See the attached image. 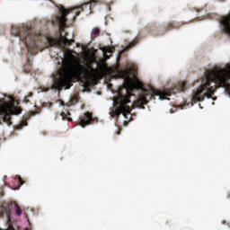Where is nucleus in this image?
<instances>
[{
    "instance_id": "obj_1",
    "label": "nucleus",
    "mask_w": 230,
    "mask_h": 230,
    "mask_svg": "<svg viewBox=\"0 0 230 230\" xmlns=\"http://www.w3.org/2000/svg\"><path fill=\"white\" fill-rule=\"evenodd\" d=\"M121 74L125 78L124 86L118 92L117 103H119V106L111 111V118H116L120 116V114L127 117V114H130L132 109H135V107H138V109H145V105L148 103V100H152L154 96H159L160 99L164 100L166 96L175 94V88L164 91L152 90L151 93L145 91L143 95H140L137 100L131 104V106H128V103H131L130 97L134 96L132 93H134L136 89H142L143 83L136 77V75H133V78L135 80L132 79V77H130V70L128 68L122 70Z\"/></svg>"
},
{
    "instance_id": "obj_2",
    "label": "nucleus",
    "mask_w": 230,
    "mask_h": 230,
    "mask_svg": "<svg viewBox=\"0 0 230 230\" xmlns=\"http://www.w3.org/2000/svg\"><path fill=\"white\" fill-rule=\"evenodd\" d=\"M230 65L224 68L216 66L206 69L203 76L194 82V85L199 84L197 91H193V102H204V98H211L218 87H224L226 94L230 97Z\"/></svg>"
},
{
    "instance_id": "obj_3",
    "label": "nucleus",
    "mask_w": 230,
    "mask_h": 230,
    "mask_svg": "<svg viewBox=\"0 0 230 230\" xmlns=\"http://www.w3.org/2000/svg\"><path fill=\"white\" fill-rule=\"evenodd\" d=\"M62 69L59 72V75L54 80L53 87L58 91L62 89H71L73 86V76L75 78H82V75L87 71V68L84 65L80 64V61L71 50L67 51L64 55Z\"/></svg>"
},
{
    "instance_id": "obj_4",
    "label": "nucleus",
    "mask_w": 230,
    "mask_h": 230,
    "mask_svg": "<svg viewBox=\"0 0 230 230\" xmlns=\"http://www.w3.org/2000/svg\"><path fill=\"white\" fill-rule=\"evenodd\" d=\"M11 33L14 37H19L31 55L39 53V49H40L42 44V36L40 33L33 32L31 28L24 25L22 27L12 26Z\"/></svg>"
},
{
    "instance_id": "obj_5",
    "label": "nucleus",
    "mask_w": 230,
    "mask_h": 230,
    "mask_svg": "<svg viewBox=\"0 0 230 230\" xmlns=\"http://www.w3.org/2000/svg\"><path fill=\"white\" fill-rule=\"evenodd\" d=\"M91 2H87L83 4L80 6H75L74 8L66 9L64 8V5H61L59 8V12L61 13L60 17H58L57 20L59 24V31L61 30H64L66 28V24L67 22V15L72 14L71 21L75 22L76 17L82 13V12H84V10H89V13H93V4H100V1L98 0H90Z\"/></svg>"
},
{
    "instance_id": "obj_6",
    "label": "nucleus",
    "mask_w": 230,
    "mask_h": 230,
    "mask_svg": "<svg viewBox=\"0 0 230 230\" xmlns=\"http://www.w3.org/2000/svg\"><path fill=\"white\" fill-rule=\"evenodd\" d=\"M8 102L4 99H0V116H3L4 123L10 126L12 125L11 116H19L22 112V108L19 107V102H17L13 97L8 96Z\"/></svg>"
},
{
    "instance_id": "obj_7",
    "label": "nucleus",
    "mask_w": 230,
    "mask_h": 230,
    "mask_svg": "<svg viewBox=\"0 0 230 230\" xmlns=\"http://www.w3.org/2000/svg\"><path fill=\"white\" fill-rule=\"evenodd\" d=\"M182 26V23L179 22H172L165 24L163 28H160L158 31V35H164V33H168L170 30H179L180 27Z\"/></svg>"
},
{
    "instance_id": "obj_8",
    "label": "nucleus",
    "mask_w": 230,
    "mask_h": 230,
    "mask_svg": "<svg viewBox=\"0 0 230 230\" xmlns=\"http://www.w3.org/2000/svg\"><path fill=\"white\" fill-rule=\"evenodd\" d=\"M98 123V118H93V113L87 111L84 113V117L81 119L80 125L84 128V127H87V125H91V123Z\"/></svg>"
},
{
    "instance_id": "obj_9",
    "label": "nucleus",
    "mask_w": 230,
    "mask_h": 230,
    "mask_svg": "<svg viewBox=\"0 0 230 230\" xmlns=\"http://www.w3.org/2000/svg\"><path fill=\"white\" fill-rule=\"evenodd\" d=\"M12 213V210L10 209V205L7 203H4L0 207V218H3L5 217L7 222H10V215Z\"/></svg>"
},
{
    "instance_id": "obj_10",
    "label": "nucleus",
    "mask_w": 230,
    "mask_h": 230,
    "mask_svg": "<svg viewBox=\"0 0 230 230\" xmlns=\"http://www.w3.org/2000/svg\"><path fill=\"white\" fill-rule=\"evenodd\" d=\"M46 40L48 46L50 48H58V46H60V39L58 38L47 37Z\"/></svg>"
},
{
    "instance_id": "obj_11",
    "label": "nucleus",
    "mask_w": 230,
    "mask_h": 230,
    "mask_svg": "<svg viewBox=\"0 0 230 230\" xmlns=\"http://www.w3.org/2000/svg\"><path fill=\"white\" fill-rule=\"evenodd\" d=\"M101 33H102V30H100V28L98 27H94L91 32L92 40H94V39L100 37Z\"/></svg>"
},
{
    "instance_id": "obj_12",
    "label": "nucleus",
    "mask_w": 230,
    "mask_h": 230,
    "mask_svg": "<svg viewBox=\"0 0 230 230\" xmlns=\"http://www.w3.org/2000/svg\"><path fill=\"white\" fill-rule=\"evenodd\" d=\"M62 42L65 44V46H71L75 40H68L67 38L64 37L62 38Z\"/></svg>"
},
{
    "instance_id": "obj_13",
    "label": "nucleus",
    "mask_w": 230,
    "mask_h": 230,
    "mask_svg": "<svg viewBox=\"0 0 230 230\" xmlns=\"http://www.w3.org/2000/svg\"><path fill=\"white\" fill-rule=\"evenodd\" d=\"M14 208H15V213L18 217H21V215H22V210L21 209V207H19V205H17L16 203L14 204Z\"/></svg>"
},
{
    "instance_id": "obj_14",
    "label": "nucleus",
    "mask_w": 230,
    "mask_h": 230,
    "mask_svg": "<svg viewBox=\"0 0 230 230\" xmlns=\"http://www.w3.org/2000/svg\"><path fill=\"white\" fill-rule=\"evenodd\" d=\"M185 89H186V83L185 82H181L179 84L178 91L184 93Z\"/></svg>"
},
{
    "instance_id": "obj_15",
    "label": "nucleus",
    "mask_w": 230,
    "mask_h": 230,
    "mask_svg": "<svg viewBox=\"0 0 230 230\" xmlns=\"http://www.w3.org/2000/svg\"><path fill=\"white\" fill-rule=\"evenodd\" d=\"M41 111H42V109L37 108L36 111L30 112V115H28V118H30L31 116H35L36 114H40Z\"/></svg>"
},
{
    "instance_id": "obj_16",
    "label": "nucleus",
    "mask_w": 230,
    "mask_h": 230,
    "mask_svg": "<svg viewBox=\"0 0 230 230\" xmlns=\"http://www.w3.org/2000/svg\"><path fill=\"white\" fill-rule=\"evenodd\" d=\"M41 107H44L46 109H51V107H53V102H42Z\"/></svg>"
},
{
    "instance_id": "obj_17",
    "label": "nucleus",
    "mask_w": 230,
    "mask_h": 230,
    "mask_svg": "<svg viewBox=\"0 0 230 230\" xmlns=\"http://www.w3.org/2000/svg\"><path fill=\"white\" fill-rule=\"evenodd\" d=\"M70 102L72 103V105H74V103H78V97L74 96L70 99Z\"/></svg>"
},
{
    "instance_id": "obj_18",
    "label": "nucleus",
    "mask_w": 230,
    "mask_h": 230,
    "mask_svg": "<svg viewBox=\"0 0 230 230\" xmlns=\"http://www.w3.org/2000/svg\"><path fill=\"white\" fill-rule=\"evenodd\" d=\"M32 96H33V93H29L28 96H26L24 98L25 103H30V100H28V98H31Z\"/></svg>"
},
{
    "instance_id": "obj_19",
    "label": "nucleus",
    "mask_w": 230,
    "mask_h": 230,
    "mask_svg": "<svg viewBox=\"0 0 230 230\" xmlns=\"http://www.w3.org/2000/svg\"><path fill=\"white\" fill-rule=\"evenodd\" d=\"M22 127H28V121L22 120V126H20V128H22Z\"/></svg>"
},
{
    "instance_id": "obj_20",
    "label": "nucleus",
    "mask_w": 230,
    "mask_h": 230,
    "mask_svg": "<svg viewBox=\"0 0 230 230\" xmlns=\"http://www.w3.org/2000/svg\"><path fill=\"white\" fill-rule=\"evenodd\" d=\"M18 182L21 184V186H22V184H24V181L22 180V178L21 176H18Z\"/></svg>"
},
{
    "instance_id": "obj_21",
    "label": "nucleus",
    "mask_w": 230,
    "mask_h": 230,
    "mask_svg": "<svg viewBox=\"0 0 230 230\" xmlns=\"http://www.w3.org/2000/svg\"><path fill=\"white\" fill-rule=\"evenodd\" d=\"M136 44H137V41H132L131 43H129V48H134V46H136Z\"/></svg>"
},
{
    "instance_id": "obj_22",
    "label": "nucleus",
    "mask_w": 230,
    "mask_h": 230,
    "mask_svg": "<svg viewBox=\"0 0 230 230\" xmlns=\"http://www.w3.org/2000/svg\"><path fill=\"white\" fill-rule=\"evenodd\" d=\"M193 10H194V12H202V10H204V8L194 7Z\"/></svg>"
},
{
    "instance_id": "obj_23",
    "label": "nucleus",
    "mask_w": 230,
    "mask_h": 230,
    "mask_svg": "<svg viewBox=\"0 0 230 230\" xmlns=\"http://www.w3.org/2000/svg\"><path fill=\"white\" fill-rule=\"evenodd\" d=\"M61 116H62L63 119L66 118V112L62 111Z\"/></svg>"
},
{
    "instance_id": "obj_24",
    "label": "nucleus",
    "mask_w": 230,
    "mask_h": 230,
    "mask_svg": "<svg viewBox=\"0 0 230 230\" xmlns=\"http://www.w3.org/2000/svg\"><path fill=\"white\" fill-rule=\"evenodd\" d=\"M116 134H117L118 136H119V134H121V131L119 130V131L116 132Z\"/></svg>"
},
{
    "instance_id": "obj_25",
    "label": "nucleus",
    "mask_w": 230,
    "mask_h": 230,
    "mask_svg": "<svg viewBox=\"0 0 230 230\" xmlns=\"http://www.w3.org/2000/svg\"><path fill=\"white\" fill-rule=\"evenodd\" d=\"M219 1L224 2V1H226V0H219Z\"/></svg>"
},
{
    "instance_id": "obj_26",
    "label": "nucleus",
    "mask_w": 230,
    "mask_h": 230,
    "mask_svg": "<svg viewBox=\"0 0 230 230\" xmlns=\"http://www.w3.org/2000/svg\"><path fill=\"white\" fill-rule=\"evenodd\" d=\"M68 116H71V113L68 112Z\"/></svg>"
},
{
    "instance_id": "obj_27",
    "label": "nucleus",
    "mask_w": 230,
    "mask_h": 230,
    "mask_svg": "<svg viewBox=\"0 0 230 230\" xmlns=\"http://www.w3.org/2000/svg\"><path fill=\"white\" fill-rule=\"evenodd\" d=\"M61 105H64V102H61Z\"/></svg>"
}]
</instances>
